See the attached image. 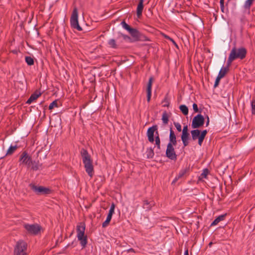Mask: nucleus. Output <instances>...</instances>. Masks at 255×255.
I'll list each match as a JSON object with an SVG mask.
<instances>
[{"instance_id": "obj_1", "label": "nucleus", "mask_w": 255, "mask_h": 255, "mask_svg": "<svg viewBox=\"0 0 255 255\" xmlns=\"http://www.w3.org/2000/svg\"><path fill=\"white\" fill-rule=\"evenodd\" d=\"M247 51L245 48H239L234 47L231 50L227 62L228 66H230L233 61L237 59H243L247 55Z\"/></svg>"}, {"instance_id": "obj_19", "label": "nucleus", "mask_w": 255, "mask_h": 255, "mask_svg": "<svg viewBox=\"0 0 255 255\" xmlns=\"http://www.w3.org/2000/svg\"><path fill=\"white\" fill-rule=\"evenodd\" d=\"M115 208V204L114 203H112L110 207L109 214L107 217L106 220H109L111 221L113 214L114 213Z\"/></svg>"}, {"instance_id": "obj_17", "label": "nucleus", "mask_w": 255, "mask_h": 255, "mask_svg": "<svg viewBox=\"0 0 255 255\" xmlns=\"http://www.w3.org/2000/svg\"><path fill=\"white\" fill-rule=\"evenodd\" d=\"M153 205L154 203L152 201L148 202L147 200L143 201V208L146 210H149Z\"/></svg>"}, {"instance_id": "obj_12", "label": "nucleus", "mask_w": 255, "mask_h": 255, "mask_svg": "<svg viewBox=\"0 0 255 255\" xmlns=\"http://www.w3.org/2000/svg\"><path fill=\"white\" fill-rule=\"evenodd\" d=\"M43 228L39 224H33V236L39 235L43 232Z\"/></svg>"}, {"instance_id": "obj_3", "label": "nucleus", "mask_w": 255, "mask_h": 255, "mask_svg": "<svg viewBox=\"0 0 255 255\" xmlns=\"http://www.w3.org/2000/svg\"><path fill=\"white\" fill-rule=\"evenodd\" d=\"M121 25H122L123 27L126 29L131 36L132 40H131V42L137 41H146L148 40L145 36L141 33L136 29L131 28L125 21H123L121 22Z\"/></svg>"}, {"instance_id": "obj_31", "label": "nucleus", "mask_w": 255, "mask_h": 255, "mask_svg": "<svg viewBox=\"0 0 255 255\" xmlns=\"http://www.w3.org/2000/svg\"><path fill=\"white\" fill-rule=\"evenodd\" d=\"M189 135L190 134L188 132H182L181 138V139H189Z\"/></svg>"}, {"instance_id": "obj_38", "label": "nucleus", "mask_w": 255, "mask_h": 255, "mask_svg": "<svg viewBox=\"0 0 255 255\" xmlns=\"http://www.w3.org/2000/svg\"><path fill=\"white\" fill-rule=\"evenodd\" d=\"M25 229L29 232H32V226L30 225H25Z\"/></svg>"}, {"instance_id": "obj_25", "label": "nucleus", "mask_w": 255, "mask_h": 255, "mask_svg": "<svg viewBox=\"0 0 255 255\" xmlns=\"http://www.w3.org/2000/svg\"><path fill=\"white\" fill-rule=\"evenodd\" d=\"M154 151L153 150L150 148L149 149H147V157L148 158H152L154 156Z\"/></svg>"}, {"instance_id": "obj_6", "label": "nucleus", "mask_w": 255, "mask_h": 255, "mask_svg": "<svg viewBox=\"0 0 255 255\" xmlns=\"http://www.w3.org/2000/svg\"><path fill=\"white\" fill-rule=\"evenodd\" d=\"M27 244L23 241L17 242L14 250V255H27Z\"/></svg>"}, {"instance_id": "obj_36", "label": "nucleus", "mask_w": 255, "mask_h": 255, "mask_svg": "<svg viewBox=\"0 0 255 255\" xmlns=\"http://www.w3.org/2000/svg\"><path fill=\"white\" fill-rule=\"evenodd\" d=\"M208 174V170L207 169H204L201 175L203 178H206Z\"/></svg>"}, {"instance_id": "obj_10", "label": "nucleus", "mask_w": 255, "mask_h": 255, "mask_svg": "<svg viewBox=\"0 0 255 255\" xmlns=\"http://www.w3.org/2000/svg\"><path fill=\"white\" fill-rule=\"evenodd\" d=\"M20 161L21 163L25 165L27 167H30L32 163L31 157L29 156L26 152H23L22 153Z\"/></svg>"}, {"instance_id": "obj_46", "label": "nucleus", "mask_w": 255, "mask_h": 255, "mask_svg": "<svg viewBox=\"0 0 255 255\" xmlns=\"http://www.w3.org/2000/svg\"><path fill=\"white\" fill-rule=\"evenodd\" d=\"M200 133L206 136L207 133V130L206 129L203 130L201 131V132H200Z\"/></svg>"}, {"instance_id": "obj_52", "label": "nucleus", "mask_w": 255, "mask_h": 255, "mask_svg": "<svg viewBox=\"0 0 255 255\" xmlns=\"http://www.w3.org/2000/svg\"><path fill=\"white\" fill-rule=\"evenodd\" d=\"M209 118L208 117H207V121L206 124V127H207L209 125Z\"/></svg>"}, {"instance_id": "obj_8", "label": "nucleus", "mask_w": 255, "mask_h": 255, "mask_svg": "<svg viewBox=\"0 0 255 255\" xmlns=\"http://www.w3.org/2000/svg\"><path fill=\"white\" fill-rule=\"evenodd\" d=\"M204 122V117L201 114H198L193 119L191 125L192 128L194 129L199 128L203 126Z\"/></svg>"}, {"instance_id": "obj_14", "label": "nucleus", "mask_w": 255, "mask_h": 255, "mask_svg": "<svg viewBox=\"0 0 255 255\" xmlns=\"http://www.w3.org/2000/svg\"><path fill=\"white\" fill-rule=\"evenodd\" d=\"M172 145H176L177 144V140L176 135L173 131L172 128L170 129V134H169V142Z\"/></svg>"}, {"instance_id": "obj_51", "label": "nucleus", "mask_w": 255, "mask_h": 255, "mask_svg": "<svg viewBox=\"0 0 255 255\" xmlns=\"http://www.w3.org/2000/svg\"><path fill=\"white\" fill-rule=\"evenodd\" d=\"M165 37H166L167 39H169L170 40H171V42H174V41L172 38H170L169 36H165Z\"/></svg>"}, {"instance_id": "obj_7", "label": "nucleus", "mask_w": 255, "mask_h": 255, "mask_svg": "<svg viewBox=\"0 0 255 255\" xmlns=\"http://www.w3.org/2000/svg\"><path fill=\"white\" fill-rule=\"evenodd\" d=\"M33 191L38 195H47L50 194L52 192L49 188L34 185H33Z\"/></svg>"}, {"instance_id": "obj_18", "label": "nucleus", "mask_w": 255, "mask_h": 255, "mask_svg": "<svg viewBox=\"0 0 255 255\" xmlns=\"http://www.w3.org/2000/svg\"><path fill=\"white\" fill-rule=\"evenodd\" d=\"M226 216V214H224L220 215L218 216L217 218H216L214 221L211 223V226H215L217 225L220 221H223L224 220L225 216Z\"/></svg>"}, {"instance_id": "obj_21", "label": "nucleus", "mask_w": 255, "mask_h": 255, "mask_svg": "<svg viewBox=\"0 0 255 255\" xmlns=\"http://www.w3.org/2000/svg\"><path fill=\"white\" fill-rule=\"evenodd\" d=\"M169 116L166 111L164 112L162 116V120L164 124H167L168 122Z\"/></svg>"}, {"instance_id": "obj_53", "label": "nucleus", "mask_w": 255, "mask_h": 255, "mask_svg": "<svg viewBox=\"0 0 255 255\" xmlns=\"http://www.w3.org/2000/svg\"><path fill=\"white\" fill-rule=\"evenodd\" d=\"M220 5L224 4V0H220Z\"/></svg>"}, {"instance_id": "obj_49", "label": "nucleus", "mask_w": 255, "mask_h": 255, "mask_svg": "<svg viewBox=\"0 0 255 255\" xmlns=\"http://www.w3.org/2000/svg\"><path fill=\"white\" fill-rule=\"evenodd\" d=\"M127 252H128V253H129V252H133V253H135L134 250L133 249H132V248H130V249H129L128 250H127Z\"/></svg>"}, {"instance_id": "obj_11", "label": "nucleus", "mask_w": 255, "mask_h": 255, "mask_svg": "<svg viewBox=\"0 0 255 255\" xmlns=\"http://www.w3.org/2000/svg\"><path fill=\"white\" fill-rule=\"evenodd\" d=\"M157 129L158 127L157 125L153 126L148 128L147 131V136L148 137V140L150 142H153L154 140V133L157 130Z\"/></svg>"}, {"instance_id": "obj_40", "label": "nucleus", "mask_w": 255, "mask_h": 255, "mask_svg": "<svg viewBox=\"0 0 255 255\" xmlns=\"http://www.w3.org/2000/svg\"><path fill=\"white\" fill-rule=\"evenodd\" d=\"M188 139H181L183 144L184 146H186L188 145V144H189Z\"/></svg>"}, {"instance_id": "obj_41", "label": "nucleus", "mask_w": 255, "mask_h": 255, "mask_svg": "<svg viewBox=\"0 0 255 255\" xmlns=\"http://www.w3.org/2000/svg\"><path fill=\"white\" fill-rule=\"evenodd\" d=\"M110 222V221L106 220V221L104 222H103L102 224L103 228L106 227L109 224Z\"/></svg>"}, {"instance_id": "obj_29", "label": "nucleus", "mask_w": 255, "mask_h": 255, "mask_svg": "<svg viewBox=\"0 0 255 255\" xmlns=\"http://www.w3.org/2000/svg\"><path fill=\"white\" fill-rule=\"evenodd\" d=\"M54 107H58L57 101L56 100L54 101L50 104L49 106V109L52 110Z\"/></svg>"}, {"instance_id": "obj_15", "label": "nucleus", "mask_w": 255, "mask_h": 255, "mask_svg": "<svg viewBox=\"0 0 255 255\" xmlns=\"http://www.w3.org/2000/svg\"><path fill=\"white\" fill-rule=\"evenodd\" d=\"M230 66H228V62H227V66L226 67H224L221 68V69L219 71V73L218 76H219L221 78H223L225 76L226 73L228 72V71H229V68Z\"/></svg>"}, {"instance_id": "obj_58", "label": "nucleus", "mask_w": 255, "mask_h": 255, "mask_svg": "<svg viewBox=\"0 0 255 255\" xmlns=\"http://www.w3.org/2000/svg\"><path fill=\"white\" fill-rule=\"evenodd\" d=\"M32 140H33V144L34 143V138L33 137L32 138Z\"/></svg>"}, {"instance_id": "obj_37", "label": "nucleus", "mask_w": 255, "mask_h": 255, "mask_svg": "<svg viewBox=\"0 0 255 255\" xmlns=\"http://www.w3.org/2000/svg\"><path fill=\"white\" fill-rule=\"evenodd\" d=\"M221 79H222L221 77H220L219 76H217L214 84V87H216L218 86Z\"/></svg>"}, {"instance_id": "obj_9", "label": "nucleus", "mask_w": 255, "mask_h": 255, "mask_svg": "<svg viewBox=\"0 0 255 255\" xmlns=\"http://www.w3.org/2000/svg\"><path fill=\"white\" fill-rule=\"evenodd\" d=\"M173 146L174 145H172L170 143L167 144L166 150V155L170 159L175 160L177 158V155L175 153Z\"/></svg>"}, {"instance_id": "obj_28", "label": "nucleus", "mask_w": 255, "mask_h": 255, "mask_svg": "<svg viewBox=\"0 0 255 255\" xmlns=\"http://www.w3.org/2000/svg\"><path fill=\"white\" fill-rule=\"evenodd\" d=\"M206 136L202 135V134L200 133V135L199 136V137L198 138V144L200 146H201L203 143V141L205 138Z\"/></svg>"}, {"instance_id": "obj_43", "label": "nucleus", "mask_w": 255, "mask_h": 255, "mask_svg": "<svg viewBox=\"0 0 255 255\" xmlns=\"http://www.w3.org/2000/svg\"><path fill=\"white\" fill-rule=\"evenodd\" d=\"M193 109L195 112H198V106L196 104L194 103L193 104Z\"/></svg>"}, {"instance_id": "obj_57", "label": "nucleus", "mask_w": 255, "mask_h": 255, "mask_svg": "<svg viewBox=\"0 0 255 255\" xmlns=\"http://www.w3.org/2000/svg\"><path fill=\"white\" fill-rule=\"evenodd\" d=\"M212 244V242H210V243H209V245L210 246H211Z\"/></svg>"}, {"instance_id": "obj_39", "label": "nucleus", "mask_w": 255, "mask_h": 255, "mask_svg": "<svg viewBox=\"0 0 255 255\" xmlns=\"http://www.w3.org/2000/svg\"><path fill=\"white\" fill-rule=\"evenodd\" d=\"M121 35H122V37L124 38V39H125L126 40H128L131 41V39L130 38V37L129 36L127 35L124 34H122Z\"/></svg>"}, {"instance_id": "obj_20", "label": "nucleus", "mask_w": 255, "mask_h": 255, "mask_svg": "<svg viewBox=\"0 0 255 255\" xmlns=\"http://www.w3.org/2000/svg\"><path fill=\"white\" fill-rule=\"evenodd\" d=\"M186 172V169L182 170L178 175L172 181V184L175 183L179 178H181Z\"/></svg>"}, {"instance_id": "obj_34", "label": "nucleus", "mask_w": 255, "mask_h": 255, "mask_svg": "<svg viewBox=\"0 0 255 255\" xmlns=\"http://www.w3.org/2000/svg\"><path fill=\"white\" fill-rule=\"evenodd\" d=\"M41 167V164L38 163H36L35 165L33 163V170H38Z\"/></svg>"}, {"instance_id": "obj_23", "label": "nucleus", "mask_w": 255, "mask_h": 255, "mask_svg": "<svg viewBox=\"0 0 255 255\" xmlns=\"http://www.w3.org/2000/svg\"><path fill=\"white\" fill-rule=\"evenodd\" d=\"M108 44L110 46L113 48H117L118 45L116 44V40L114 39H111L108 41Z\"/></svg>"}, {"instance_id": "obj_16", "label": "nucleus", "mask_w": 255, "mask_h": 255, "mask_svg": "<svg viewBox=\"0 0 255 255\" xmlns=\"http://www.w3.org/2000/svg\"><path fill=\"white\" fill-rule=\"evenodd\" d=\"M200 130L195 128L191 131V134L193 140H197L200 135Z\"/></svg>"}, {"instance_id": "obj_24", "label": "nucleus", "mask_w": 255, "mask_h": 255, "mask_svg": "<svg viewBox=\"0 0 255 255\" xmlns=\"http://www.w3.org/2000/svg\"><path fill=\"white\" fill-rule=\"evenodd\" d=\"M153 81V78L152 77H150L149 79L148 82L147 83V91L151 92V87H152V84Z\"/></svg>"}, {"instance_id": "obj_54", "label": "nucleus", "mask_w": 255, "mask_h": 255, "mask_svg": "<svg viewBox=\"0 0 255 255\" xmlns=\"http://www.w3.org/2000/svg\"><path fill=\"white\" fill-rule=\"evenodd\" d=\"M184 255H189L188 251L186 250L184 252Z\"/></svg>"}, {"instance_id": "obj_47", "label": "nucleus", "mask_w": 255, "mask_h": 255, "mask_svg": "<svg viewBox=\"0 0 255 255\" xmlns=\"http://www.w3.org/2000/svg\"><path fill=\"white\" fill-rule=\"evenodd\" d=\"M31 102H32V95L30 96V97H29V98L27 100V103L30 104Z\"/></svg>"}, {"instance_id": "obj_55", "label": "nucleus", "mask_w": 255, "mask_h": 255, "mask_svg": "<svg viewBox=\"0 0 255 255\" xmlns=\"http://www.w3.org/2000/svg\"><path fill=\"white\" fill-rule=\"evenodd\" d=\"M155 132V133H156V135H159L158 132L157 130H156Z\"/></svg>"}, {"instance_id": "obj_35", "label": "nucleus", "mask_w": 255, "mask_h": 255, "mask_svg": "<svg viewBox=\"0 0 255 255\" xmlns=\"http://www.w3.org/2000/svg\"><path fill=\"white\" fill-rule=\"evenodd\" d=\"M174 125L178 131L180 132L181 131V126L179 123L174 122Z\"/></svg>"}, {"instance_id": "obj_4", "label": "nucleus", "mask_w": 255, "mask_h": 255, "mask_svg": "<svg viewBox=\"0 0 255 255\" xmlns=\"http://www.w3.org/2000/svg\"><path fill=\"white\" fill-rule=\"evenodd\" d=\"M85 226L81 224L77 227V238L80 241V244L84 248L87 244V237L85 235Z\"/></svg>"}, {"instance_id": "obj_5", "label": "nucleus", "mask_w": 255, "mask_h": 255, "mask_svg": "<svg viewBox=\"0 0 255 255\" xmlns=\"http://www.w3.org/2000/svg\"><path fill=\"white\" fill-rule=\"evenodd\" d=\"M71 26L72 28L76 29L78 31L82 30V27L79 25L78 20V9L75 7L72 12L70 19Z\"/></svg>"}, {"instance_id": "obj_50", "label": "nucleus", "mask_w": 255, "mask_h": 255, "mask_svg": "<svg viewBox=\"0 0 255 255\" xmlns=\"http://www.w3.org/2000/svg\"><path fill=\"white\" fill-rule=\"evenodd\" d=\"M33 33H36L37 35H39V32L38 31V30L37 28H35V29H34L33 30Z\"/></svg>"}, {"instance_id": "obj_45", "label": "nucleus", "mask_w": 255, "mask_h": 255, "mask_svg": "<svg viewBox=\"0 0 255 255\" xmlns=\"http://www.w3.org/2000/svg\"><path fill=\"white\" fill-rule=\"evenodd\" d=\"M188 132V126L185 125L183 127V128L182 129V132Z\"/></svg>"}, {"instance_id": "obj_27", "label": "nucleus", "mask_w": 255, "mask_h": 255, "mask_svg": "<svg viewBox=\"0 0 255 255\" xmlns=\"http://www.w3.org/2000/svg\"><path fill=\"white\" fill-rule=\"evenodd\" d=\"M16 149V146H10L7 151L6 155L11 154Z\"/></svg>"}, {"instance_id": "obj_33", "label": "nucleus", "mask_w": 255, "mask_h": 255, "mask_svg": "<svg viewBox=\"0 0 255 255\" xmlns=\"http://www.w3.org/2000/svg\"><path fill=\"white\" fill-rule=\"evenodd\" d=\"M25 61L29 65H32V58L29 56L25 57Z\"/></svg>"}, {"instance_id": "obj_44", "label": "nucleus", "mask_w": 255, "mask_h": 255, "mask_svg": "<svg viewBox=\"0 0 255 255\" xmlns=\"http://www.w3.org/2000/svg\"><path fill=\"white\" fill-rule=\"evenodd\" d=\"M164 102H165V104L164 105V107H168L169 106V103L167 100V98L166 97L165 98H164Z\"/></svg>"}, {"instance_id": "obj_26", "label": "nucleus", "mask_w": 255, "mask_h": 255, "mask_svg": "<svg viewBox=\"0 0 255 255\" xmlns=\"http://www.w3.org/2000/svg\"><path fill=\"white\" fill-rule=\"evenodd\" d=\"M155 145L158 150L160 149V139L159 135L155 136Z\"/></svg>"}, {"instance_id": "obj_22", "label": "nucleus", "mask_w": 255, "mask_h": 255, "mask_svg": "<svg viewBox=\"0 0 255 255\" xmlns=\"http://www.w3.org/2000/svg\"><path fill=\"white\" fill-rule=\"evenodd\" d=\"M180 110L184 115L188 114V109L187 107L184 105H181L179 107Z\"/></svg>"}, {"instance_id": "obj_13", "label": "nucleus", "mask_w": 255, "mask_h": 255, "mask_svg": "<svg viewBox=\"0 0 255 255\" xmlns=\"http://www.w3.org/2000/svg\"><path fill=\"white\" fill-rule=\"evenodd\" d=\"M143 2L144 0H139V3L137 6L136 14L137 16L139 18L142 15V10L143 9Z\"/></svg>"}, {"instance_id": "obj_32", "label": "nucleus", "mask_w": 255, "mask_h": 255, "mask_svg": "<svg viewBox=\"0 0 255 255\" xmlns=\"http://www.w3.org/2000/svg\"><path fill=\"white\" fill-rule=\"evenodd\" d=\"M252 114L255 115V99H253L251 103Z\"/></svg>"}, {"instance_id": "obj_48", "label": "nucleus", "mask_w": 255, "mask_h": 255, "mask_svg": "<svg viewBox=\"0 0 255 255\" xmlns=\"http://www.w3.org/2000/svg\"><path fill=\"white\" fill-rule=\"evenodd\" d=\"M220 7H221V10L222 12H224V10H225L224 4L220 5Z\"/></svg>"}, {"instance_id": "obj_42", "label": "nucleus", "mask_w": 255, "mask_h": 255, "mask_svg": "<svg viewBox=\"0 0 255 255\" xmlns=\"http://www.w3.org/2000/svg\"><path fill=\"white\" fill-rule=\"evenodd\" d=\"M151 96V92L147 91V101L149 102Z\"/></svg>"}, {"instance_id": "obj_30", "label": "nucleus", "mask_w": 255, "mask_h": 255, "mask_svg": "<svg viewBox=\"0 0 255 255\" xmlns=\"http://www.w3.org/2000/svg\"><path fill=\"white\" fill-rule=\"evenodd\" d=\"M41 93L39 91H35L34 92V93L33 94V97H32V99H33V101L37 99L40 95H41Z\"/></svg>"}, {"instance_id": "obj_56", "label": "nucleus", "mask_w": 255, "mask_h": 255, "mask_svg": "<svg viewBox=\"0 0 255 255\" xmlns=\"http://www.w3.org/2000/svg\"><path fill=\"white\" fill-rule=\"evenodd\" d=\"M173 44H174V45H175L176 47H177V46H177V45L176 44V43L175 42H173Z\"/></svg>"}, {"instance_id": "obj_2", "label": "nucleus", "mask_w": 255, "mask_h": 255, "mask_svg": "<svg viewBox=\"0 0 255 255\" xmlns=\"http://www.w3.org/2000/svg\"><path fill=\"white\" fill-rule=\"evenodd\" d=\"M81 154L82 157L83 163L86 172L89 176L92 177L94 173V167L92 164V160L90 155L88 153L87 150L82 148L81 150Z\"/></svg>"}]
</instances>
